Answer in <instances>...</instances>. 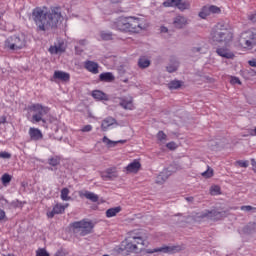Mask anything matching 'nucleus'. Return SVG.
<instances>
[{
  "label": "nucleus",
  "mask_w": 256,
  "mask_h": 256,
  "mask_svg": "<svg viewBox=\"0 0 256 256\" xmlns=\"http://www.w3.org/2000/svg\"><path fill=\"white\" fill-rule=\"evenodd\" d=\"M32 17L39 31L55 29V27H57V23L61 21V13L55 11L47 12L42 8H35L32 12Z\"/></svg>",
  "instance_id": "obj_1"
},
{
  "label": "nucleus",
  "mask_w": 256,
  "mask_h": 256,
  "mask_svg": "<svg viewBox=\"0 0 256 256\" xmlns=\"http://www.w3.org/2000/svg\"><path fill=\"white\" fill-rule=\"evenodd\" d=\"M111 29L122 33H139L143 31L142 20L135 17H120L110 24Z\"/></svg>",
  "instance_id": "obj_2"
},
{
  "label": "nucleus",
  "mask_w": 256,
  "mask_h": 256,
  "mask_svg": "<svg viewBox=\"0 0 256 256\" xmlns=\"http://www.w3.org/2000/svg\"><path fill=\"white\" fill-rule=\"evenodd\" d=\"M211 39L214 43H224L227 45L233 41V32L229 26L223 23L216 24L211 31Z\"/></svg>",
  "instance_id": "obj_3"
},
{
  "label": "nucleus",
  "mask_w": 256,
  "mask_h": 256,
  "mask_svg": "<svg viewBox=\"0 0 256 256\" xmlns=\"http://www.w3.org/2000/svg\"><path fill=\"white\" fill-rule=\"evenodd\" d=\"M94 227L95 225L91 220H81L72 223L73 233H75V235H79L80 237H85L86 235L93 233Z\"/></svg>",
  "instance_id": "obj_4"
},
{
  "label": "nucleus",
  "mask_w": 256,
  "mask_h": 256,
  "mask_svg": "<svg viewBox=\"0 0 256 256\" xmlns=\"http://www.w3.org/2000/svg\"><path fill=\"white\" fill-rule=\"evenodd\" d=\"M29 111L30 113H33L30 120L31 123H40V121L45 123V119H43V117L49 113V107L43 106L41 104H32L29 107Z\"/></svg>",
  "instance_id": "obj_5"
},
{
  "label": "nucleus",
  "mask_w": 256,
  "mask_h": 256,
  "mask_svg": "<svg viewBox=\"0 0 256 256\" xmlns=\"http://www.w3.org/2000/svg\"><path fill=\"white\" fill-rule=\"evenodd\" d=\"M27 45L25 41V36H10L5 41V48L10 51H19Z\"/></svg>",
  "instance_id": "obj_6"
},
{
  "label": "nucleus",
  "mask_w": 256,
  "mask_h": 256,
  "mask_svg": "<svg viewBox=\"0 0 256 256\" xmlns=\"http://www.w3.org/2000/svg\"><path fill=\"white\" fill-rule=\"evenodd\" d=\"M239 43L244 49H253L256 45L255 33L248 30L240 35Z\"/></svg>",
  "instance_id": "obj_7"
},
{
  "label": "nucleus",
  "mask_w": 256,
  "mask_h": 256,
  "mask_svg": "<svg viewBox=\"0 0 256 256\" xmlns=\"http://www.w3.org/2000/svg\"><path fill=\"white\" fill-rule=\"evenodd\" d=\"M126 241L125 249H128V251H137V245H145L143 237L135 236L134 234H130Z\"/></svg>",
  "instance_id": "obj_8"
},
{
  "label": "nucleus",
  "mask_w": 256,
  "mask_h": 256,
  "mask_svg": "<svg viewBox=\"0 0 256 256\" xmlns=\"http://www.w3.org/2000/svg\"><path fill=\"white\" fill-rule=\"evenodd\" d=\"M181 251V246H175V245H170V246H162L160 248H154V249H147L146 253L152 255L153 253H168V254H173Z\"/></svg>",
  "instance_id": "obj_9"
},
{
  "label": "nucleus",
  "mask_w": 256,
  "mask_h": 256,
  "mask_svg": "<svg viewBox=\"0 0 256 256\" xmlns=\"http://www.w3.org/2000/svg\"><path fill=\"white\" fill-rule=\"evenodd\" d=\"M202 219H211V221H219L225 217V212H219L217 210H205L201 213Z\"/></svg>",
  "instance_id": "obj_10"
},
{
  "label": "nucleus",
  "mask_w": 256,
  "mask_h": 256,
  "mask_svg": "<svg viewBox=\"0 0 256 256\" xmlns=\"http://www.w3.org/2000/svg\"><path fill=\"white\" fill-rule=\"evenodd\" d=\"M100 177L103 181H113L119 177V172L116 167L107 168L105 171L100 173Z\"/></svg>",
  "instance_id": "obj_11"
},
{
  "label": "nucleus",
  "mask_w": 256,
  "mask_h": 256,
  "mask_svg": "<svg viewBox=\"0 0 256 256\" xmlns=\"http://www.w3.org/2000/svg\"><path fill=\"white\" fill-rule=\"evenodd\" d=\"M68 207L69 204L63 205L61 203H57L51 211L47 212V217L53 219L55 215H62V213H65V209H67Z\"/></svg>",
  "instance_id": "obj_12"
},
{
  "label": "nucleus",
  "mask_w": 256,
  "mask_h": 256,
  "mask_svg": "<svg viewBox=\"0 0 256 256\" xmlns=\"http://www.w3.org/2000/svg\"><path fill=\"white\" fill-rule=\"evenodd\" d=\"M119 123H117V120L111 116L106 117L102 123H101V129L102 131H107L110 127H117Z\"/></svg>",
  "instance_id": "obj_13"
},
{
  "label": "nucleus",
  "mask_w": 256,
  "mask_h": 256,
  "mask_svg": "<svg viewBox=\"0 0 256 256\" xmlns=\"http://www.w3.org/2000/svg\"><path fill=\"white\" fill-rule=\"evenodd\" d=\"M173 173V170H171V167L164 169L157 177H156V183L158 184H162L165 183L167 181V179H169V177H171V174Z\"/></svg>",
  "instance_id": "obj_14"
},
{
  "label": "nucleus",
  "mask_w": 256,
  "mask_h": 256,
  "mask_svg": "<svg viewBox=\"0 0 256 256\" xmlns=\"http://www.w3.org/2000/svg\"><path fill=\"white\" fill-rule=\"evenodd\" d=\"M120 107L128 111H133V97H122L120 98Z\"/></svg>",
  "instance_id": "obj_15"
},
{
  "label": "nucleus",
  "mask_w": 256,
  "mask_h": 256,
  "mask_svg": "<svg viewBox=\"0 0 256 256\" xmlns=\"http://www.w3.org/2000/svg\"><path fill=\"white\" fill-rule=\"evenodd\" d=\"M210 13H221V9L217 6L204 7L199 13V17L205 19Z\"/></svg>",
  "instance_id": "obj_16"
},
{
  "label": "nucleus",
  "mask_w": 256,
  "mask_h": 256,
  "mask_svg": "<svg viewBox=\"0 0 256 256\" xmlns=\"http://www.w3.org/2000/svg\"><path fill=\"white\" fill-rule=\"evenodd\" d=\"M188 23L189 22L185 16L178 15L173 19L175 29H183Z\"/></svg>",
  "instance_id": "obj_17"
},
{
  "label": "nucleus",
  "mask_w": 256,
  "mask_h": 256,
  "mask_svg": "<svg viewBox=\"0 0 256 256\" xmlns=\"http://www.w3.org/2000/svg\"><path fill=\"white\" fill-rule=\"evenodd\" d=\"M84 68L87 69V71H89L90 73H93V75H97V73H99V64L94 61H85Z\"/></svg>",
  "instance_id": "obj_18"
},
{
  "label": "nucleus",
  "mask_w": 256,
  "mask_h": 256,
  "mask_svg": "<svg viewBox=\"0 0 256 256\" xmlns=\"http://www.w3.org/2000/svg\"><path fill=\"white\" fill-rule=\"evenodd\" d=\"M28 133L32 141H41L43 139V133L39 128H30Z\"/></svg>",
  "instance_id": "obj_19"
},
{
  "label": "nucleus",
  "mask_w": 256,
  "mask_h": 256,
  "mask_svg": "<svg viewBox=\"0 0 256 256\" xmlns=\"http://www.w3.org/2000/svg\"><path fill=\"white\" fill-rule=\"evenodd\" d=\"M139 169H141V163L138 160H134L126 166L127 173H137Z\"/></svg>",
  "instance_id": "obj_20"
},
{
  "label": "nucleus",
  "mask_w": 256,
  "mask_h": 256,
  "mask_svg": "<svg viewBox=\"0 0 256 256\" xmlns=\"http://www.w3.org/2000/svg\"><path fill=\"white\" fill-rule=\"evenodd\" d=\"M79 197H85L86 199H89L90 201H92V203H97V201H99V196L93 192L80 191Z\"/></svg>",
  "instance_id": "obj_21"
},
{
  "label": "nucleus",
  "mask_w": 256,
  "mask_h": 256,
  "mask_svg": "<svg viewBox=\"0 0 256 256\" xmlns=\"http://www.w3.org/2000/svg\"><path fill=\"white\" fill-rule=\"evenodd\" d=\"M216 53L220 56V57H224L225 59H233V57H235V55L229 51L226 48H218L216 50Z\"/></svg>",
  "instance_id": "obj_22"
},
{
  "label": "nucleus",
  "mask_w": 256,
  "mask_h": 256,
  "mask_svg": "<svg viewBox=\"0 0 256 256\" xmlns=\"http://www.w3.org/2000/svg\"><path fill=\"white\" fill-rule=\"evenodd\" d=\"M92 97L94 99H97V101H108L109 100V98L107 97V94H105L101 90H94L92 92Z\"/></svg>",
  "instance_id": "obj_23"
},
{
  "label": "nucleus",
  "mask_w": 256,
  "mask_h": 256,
  "mask_svg": "<svg viewBox=\"0 0 256 256\" xmlns=\"http://www.w3.org/2000/svg\"><path fill=\"white\" fill-rule=\"evenodd\" d=\"M99 79L100 81H104L105 83H111L115 81V76L111 72H105L99 75Z\"/></svg>",
  "instance_id": "obj_24"
},
{
  "label": "nucleus",
  "mask_w": 256,
  "mask_h": 256,
  "mask_svg": "<svg viewBox=\"0 0 256 256\" xmlns=\"http://www.w3.org/2000/svg\"><path fill=\"white\" fill-rule=\"evenodd\" d=\"M177 69H179V61L176 59L170 60V63L166 67V71H168V73H175Z\"/></svg>",
  "instance_id": "obj_25"
},
{
  "label": "nucleus",
  "mask_w": 256,
  "mask_h": 256,
  "mask_svg": "<svg viewBox=\"0 0 256 256\" xmlns=\"http://www.w3.org/2000/svg\"><path fill=\"white\" fill-rule=\"evenodd\" d=\"M54 79H59L60 81H69V79H71V76L67 72L55 71Z\"/></svg>",
  "instance_id": "obj_26"
},
{
  "label": "nucleus",
  "mask_w": 256,
  "mask_h": 256,
  "mask_svg": "<svg viewBox=\"0 0 256 256\" xmlns=\"http://www.w3.org/2000/svg\"><path fill=\"white\" fill-rule=\"evenodd\" d=\"M151 65V60L146 58L145 56H142L138 60V67L140 69H147V67H150Z\"/></svg>",
  "instance_id": "obj_27"
},
{
  "label": "nucleus",
  "mask_w": 256,
  "mask_h": 256,
  "mask_svg": "<svg viewBox=\"0 0 256 256\" xmlns=\"http://www.w3.org/2000/svg\"><path fill=\"white\" fill-rule=\"evenodd\" d=\"M121 211H122L121 206L114 207V208H109V209L106 211V217H107L108 219H111V217H116L118 213H121Z\"/></svg>",
  "instance_id": "obj_28"
},
{
  "label": "nucleus",
  "mask_w": 256,
  "mask_h": 256,
  "mask_svg": "<svg viewBox=\"0 0 256 256\" xmlns=\"http://www.w3.org/2000/svg\"><path fill=\"white\" fill-rule=\"evenodd\" d=\"M256 231V223L250 222L243 228V233L246 235H251L252 233H255Z\"/></svg>",
  "instance_id": "obj_29"
},
{
  "label": "nucleus",
  "mask_w": 256,
  "mask_h": 256,
  "mask_svg": "<svg viewBox=\"0 0 256 256\" xmlns=\"http://www.w3.org/2000/svg\"><path fill=\"white\" fill-rule=\"evenodd\" d=\"M177 9H179V11H187L191 9V2L189 0H180Z\"/></svg>",
  "instance_id": "obj_30"
},
{
  "label": "nucleus",
  "mask_w": 256,
  "mask_h": 256,
  "mask_svg": "<svg viewBox=\"0 0 256 256\" xmlns=\"http://www.w3.org/2000/svg\"><path fill=\"white\" fill-rule=\"evenodd\" d=\"M69 193H71V191H69V188H63L61 190V194H60V198L62 201H71V196H69Z\"/></svg>",
  "instance_id": "obj_31"
},
{
  "label": "nucleus",
  "mask_w": 256,
  "mask_h": 256,
  "mask_svg": "<svg viewBox=\"0 0 256 256\" xmlns=\"http://www.w3.org/2000/svg\"><path fill=\"white\" fill-rule=\"evenodd\" d=\"M179 3H181V0H166L163 2V5L165 7H179Z\"/></svg>",
  "instance_id": "obj_32"
},
{
  "label": "nucleus",
  "mask_w": 256,
  "mask_h": 256,
  "mask_svg": "<svg viewBox=\"0 0 256 256\" xmlns=\"http://www.w3.org/2000/svg\"><path fill=\"white\" fill-rule=\"evenodd\" d=\"M102 143H104L108 148L115 147L117 145L116 141L109 139L107 136L103 137Z\"/></svg>",
  "instance_id": "obj_33"
},
{
  "label": "nucleus",
  "mask_w": 256,
  "mask_h": 256,
  "mask_svg": "<svg viewBox=\"0 0 256 256\" xmlns=\"http://www.w3.org/2000/svg\"><path fill=\"white\" fill-rule=\"evenodd\" d=\"M100 37L103 41H111L113 39V33L102 31L100 32Z\"/></svg>",
  "instance_id": "obj_34"
},
{
  "label": "nucleus",
  "mask_w": 256,
  "mask_h": 256,
  "mask_svg": "<svg viewBox=\"0 0 256 256\" xmlns=\"http://www.w3.org/2000/svg\"><path fill=\"white\" fill-rule=\"evenodd\" d=\"M63 51H65L63 48H61V46H51L49 48V52L52 55H57V53H63Z\"/></svg>",
  "instance_id": "obj_35"
},
{
  "label": "nucleus",
  "mask_w": 256,
  "mask_h": 256,
  "mask_svg": "<svg viewBox=\"0 0 256 256\" xmlns=\"http://www.w3.org/2000/svg\"><path fill=\"white\" fill-rule=\"evenodd\" d=\"M181 87V81L174 80L168 84L169 89H179Z\"/></svg>",
  "instance_id": "obj_36"
},
{
  "label": "nucleus",
  "mask_w": 256,
  "mask_h": 256,
  "mask_svg": "<svg viewBox=\"0 0 256 256\" xmlns=\"http://www.w3.org/2000/svg\"><path fill=\"white\" fill-rule=\"evenodd\" d=\"M49 165H51L52 167H57V165H59V163H61V161L59 160V157H54V158H50L48 160Z\"/></svg>",
  "instance_id": "obj_37"
},
{
  "label": "nucleus",
  "mask_w": 256,
  "mask_h": 256,
  "mask_svg": "<svg viewBox=\"0 0 256 256\" xmlns=\"http://www.w3.org/2000/svg\"><path fill=\"white\" fill-rule=\"evenodd\" d=\"M1 181L3 185H8V183H11V175L3 174L1 177Z\"/></svg>",
  "instance_id": "obj_38"
},
{
  "label": "nucleus",
  "mask_w": 256,
  "mask_h": 256,
  "mask_svg": "<svg viewBox=\"0 0 256 256\" xmlns=\"http://www.w3.org/2000/svg\"><path fill=\"white\" fill-rule=\"evenodd\" d=\"M241 211H245L246 213H249V212H253L255 213L256 212V208L251 206V205H246V206H241L240 207Z\"/></svg>",
  "instance_id": "obj_39"
},
{
  "label": "nucleus",
  "mask_w": 256,
  "mask_h": 256,
  "mask_svg": "<svg viewBox=\"0 0 256 256\" xmlns=\"http://www.w3.org/2000/svg\"><path fill=\"white\" fill-rule=\"evenodd\" d=\"M157 139L163 143V141H167V134L163 131H159L157 133Z\"/></svg>",
  "instance_id": "obj_40"
},
{
  "label": "nucleus",
  "mask_w": 256,
  "mask_h": 256,
  "mask_svg": "<svg viewBox=\"0 0 256 256\" xmlns=\"http://www.w3.org/2000/svg\"><path fill=\"white\" fill-rule=\"evenodd\" d=\"M36 256H51V255L49 254V252H47L45 248H39L36 251Z\"/></svg>",
  "instance_id": "obj_41"
},
{
  "label": "nucleus",
  "mask_w": 256,
  "mask_h": 256,
  "mask_svg": "<svg viewBox=\"0 0 256 256\" xmlns=\"http://www.w3.org/2000/svg\"><path fill=\"white\" fill-rule=\"evenodd\" d=\"M236 163L239 165V167H243L244 169H247L249 167V161L247 160H238Z\"/></svg>",
  "instance_id": "obj_42"
},
{
  "label": "nucleus",
  "mask_w": 256,
  "mask_h": 256,
  "mask_svg": "<svg viewBox=\"0 0 256 256\" xmlns=\"http://www.w3.org/2000/svg\"><path fill=\"white\" fill-rule=\"evenodd\" d=\"M213 175V169L208 168L206 171L202 173V177H205L206 179L211 178Z\"/></svg>",
  "instance_id": "obj_43"
},
{
  "label": "nucleus",
  "mask_w": 256,
  "mask_h": 256,
  "mask_svg": "<svg viewBox=\"0 0 256 256\" xmlns=\"http://www.w3.org/2000/svg\"><path fill=\"white\" fill-rule=\"evenodd\" d=\"M80 131L82 132V133H89V132H91V131H93V126H91V125H85V126H83L81 129H80Z\"/></svg>",
  "instance_id": "obj_44"
},
{
  "label": "nucleus",
  "mask_w": 256,
  "mask_h": 256,
  "mask_svg": "<svg viewBox=\"0 0 256 256\" xmlns=\"http://www.w3.org/2000/svg\"><path fill=\"white\" fill-rule=\"evenodd\" d=\"M167 149H170V151H175L177 149V144L175 142H169L166 144Z\"/></svg>",
  "instance_id": "obj_45"
},
{
  "label": "nucleus",
  "mask_w": 256,
  "mask_h": 256,
  "mask_svg": "<svg viewBox=\"0 0 256 256\" xmlns=\"http://www.w3.org/2000/svg\"><path fill=\"white\" fill-rule=\"evenodd\" d=\"M0 159H11V154L9 152H0Z\"/></svg>",
  "instance_id": "obj_46"
},
{
  "label": "nucleus",
  "mask_w": 256,
  "mask_h": 256,
  "mask_svg": "<svg viewBox=\"0 0 256 256\" xmlns=\"http://www.w3.org/2000/svg\"><path fill=\"white\" fill-rule=\"evenodd\" d=\"M219 191H221V188H219V186H214L211 188L212 195H219Z\"/></svg>",
  "instance_id": "obj_47"
},
{
  "label": "nucleus",
  "mask_w": 256,
  "mask_h": 256,
  "mask_svg": "<svg viewBox=\"0 0 256 256\" xmlns=\"http://www.w3.org/2000/svg\"><path fill=\"white\" fill-rule=\"evenodd\" d=\"M201 47L200 46H196V47H193L192 49H191V53H192V55H197V53H201Z\"/></svg>",
  "instance_id": "obj_48"
},
{
  "label": "nucleus",
  "mask_w": 256,
  "mask_h": 256,
  "mask_svg": "<svg viewBox=\"0 0 256 256\" xmlns=\"http://www.w3.org/2000/svg\"><path fill=\"white\" fill-rule=\"evenodd\" d=\"M231 83L241 85V80L237 77H232Z\"/></svg>",
  "instance_id": "obj_49"
},
{
  "label": "nucleus",
  "mask_w": 256,
  "mask_h": 256,
  "mask_svg": "<svg viewBox=\"0 0 256 256\" xmlns=\"http://www.w3.org/2000/svg\"><path fill=\"white\" fill-rule=\"evenodd\" d=\"M5 217H7V215L5 214L3 209H0V221H3V219H5Z\"/></svg>",
  "instance_id": "obj_50"
},
{
  "label": "nucleus",
  "mask_w": 256,
  "mask_h": 256,
  "mask_svg": "<svg viewBox=\"0 0 256 256\" xmlns=\"http://www.w3.org/2000/svg\"><path fill=\"white\" fill-rule=\"evenodd\" d=\"M249 21H252V23L256 22V14H252L250 16H248Z\"/></svg>",
  "instance_id": "obj_51"
},
{
  "label": "nucleus",
  "mask_w": 256,
  "mask_h": 256,
  "mask_svg": "<svg viewBox=\"0 0 256 256\" xmlns=\"http://www.w3.org/2000/svg\"><path fill=\"white\" fill-rule=\"evenodd\" d=\"M250 67H256V59L248 61Z\"/></svg>",
  "instance_id": "obj_52"
},
{
  "label": "nucleus",
  "mask_w": 256,
  "mask_h": 256,
  "mask_svg": "<svg viewBox=\"0 0 256 256\" xmlns=\"http://www.w3.org/2000/svg\"><path fill=\"white\" fill-rule=\"evenodd\" d=\"M79 45L85 46L87 45V40H79Z\"/></svg>",
  "instance_id": "obj_53"
},
{
  "label": "nucleus",
  "mask_w": 256,
  "mask_h": 256,
  "mask_svg": "<svg viewBox=\"0 0 256 256\" xmlns=\"http://www.w3.org/2000/svg\"><path fill=\"white\" fill-rule=\"evenodd\" d=\"M161 31H162V33H167V31H169V29H167V27H162Z\"/></svg>",
  "instance_id": "obj_54"
},
{
  "label": "nucleus",
  "mask_w": 256,
  "mask_h": 256,
  "mask_svg": "<svg viewBox=\"0 0 256 256\" xmlns=\"http://www.w3.org/2000/svg\"><path fill=\"white\" fill-rule=\"evenodd\" d=\"M251 163H252V166H253V167H256V161H255V159L252 158V159H251Z\"/></svg>",
  "instance_id": "obj_55"
},
{
  "label": "nucleus",
  "mask_w": 256,
  "mask_h": 256,
  "mask_svg": "<svg viewBox=\"0 0 256 256\" xmlns=\"http://www.w3.org/2000/svg\"><path fill=\"white\" fill-rule=\"evenodd\" d=\"M116 143H117V145H118V143H127V140H118V141H116Z\"/></svg>",
  "instance_id": "obj_56"
},
{
  "label": "nucleus",
  "mask_w": 256,
  "mask_h": 256,
  "mask_svg": "<svg viewBox=\"0 0 256 256\" xmlns=\"http://www.w3.org/2000/svg\"><path fill=\"white\" fill-rule=\"evenodd\" d=\"M123 251H124L123 248H118V249H117V252H118V253H123Z\"/></svg>",
  "instance_id": "obj_57"
},
{
  "label": "nucleus",
  "mask_w": 256,
  "mask_h": 256,
  "mask_svg": "<svg viewBox=\"0 0 256 256\" xmlns=\"http://www.w3.org/2000/svg\"><path fill=\"white\" fill-rule=\"evenodd\" d=\"M55 256H63V255H61V252L58 251V252H56Z\"/></svg>",
  "instance_id": "obj_58"
},
{
  "label": "nucleus",
  "mask_w": 256,
  "mask_h": 256,
  "mask_svg": "<svg viewBox=\"0 0 256 256\" xmlns=\"http://www.w3.org/2000/svg\"><path fill=\"white\" fill-rule=\"evenodd\" d=\"M188 201H193V197L186 198Z\"/></svg>",
  "instance_id": "obj_59"
},
{
  "label": "nucleus",
  "mask_w": 256,
  "mask_h": 256,
  "mask_svg": "<svg viewBox=\"0 0 256 256\" xmlns=\"http://www.w3.org/2000/svg\"><path fill=\"white\" fill-rule=\"evenodd\" d=\"M3 256H15V255H13V254H8V255H3Z\"/></svg>",
  "instance_id": "obj_60"
},
{
  "label": "nucleus",
  "mask_w": 256,
  "mask_h": 256,
  "mask_svg": "<svg viewBox=\"0 0 256 256\" xmlns=\"http://www.w3.org/2000/svg\"><path fill=\"white\" fill-rule=\"evenodd\" d=\"M102 256H109V254H104V255H102Z\"/></svg>",
  "instance_id": "obj_61"
}]
</instances>
